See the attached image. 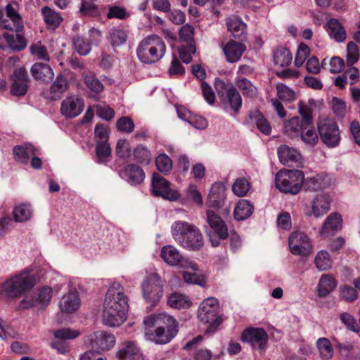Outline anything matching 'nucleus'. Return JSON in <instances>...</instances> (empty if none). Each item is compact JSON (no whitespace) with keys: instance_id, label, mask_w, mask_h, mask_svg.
<instances>
[{"instance_id":"obj_1","label":"nucleus","mask_w":360,"mask_h":360,"mask_svg":"<svg viewBox=\"0 0 360 360\" xmlns=\"http://www.w3.org/2000/svg\"><path fill=\"white\" fill-rule=\"evenodd\" d=\"M166 45L158 35L152 34L145 37L136 49L139 59L143 63L151 64L160 60L165 53Z\"/></svg>"},{"instance_id":"obj_2","label":"nucleus","mask_w":360,"mask_h":360,"mask_svg":"<svg viewBox=\"0 0 360 360\" xmlns=\"http://www.w3.org/2000/svg\"><path fill=\"white\" fill-rule=\"evenodd\" d=\"M304 181L302 171L281 169L276 175V188L283 193L297 194L300 192Z\"/></svg>"},{"instance_id":"obj_3","label":"nucleus","mask_w":360,"mask_h":360,"mask_svg":"<svg viewBox=\"0 0 360 360\" xmlns=\"http://www.w3.org/2000/svg\"><path fill=\"white\" fill-rule=\"evenodd\" d=\"M219 305L217 300L214 297H209L202 302L198 311V317L204 323L209 324L206 333H212L221 323L222 319L218 315Z\"/></svg>"},{"instance_id":"obj_4","label":"nucleus","mask_w":360,"mask_h":360,"mask_svg":"<svg viewBox=\"0 0 360 360\" xmlns=\"http://www.w3.org/2000/svg\"><path fill=\"white\" fill-rule=\"evenodd\" d=\"M206 233L210 238L211 244L217 247L220 244L221 240L226 239L229 236L228 228L222 219L211 209L206 211Z\"/></svg>"},{"instance_id":"obj_5","label":"nucleus","mask_w":360,"mask_h":360,"mask_svg":"<svg viewBox=\"0 0 360 360\" xmlns=\"http://www.w3.org/2000/svg\"><path fill=\"white\" fill-rule=\"evenodd\" d=\"M215 89L224 108H230L238 112L242 106V98L236 88L231 83L226 84L223 80L217 79Z\"/></svg>"},{"instance_id":"obj_6","label":"nucleus","mask_w":360,"mask_h":360,"mask_svg":"<svg viewBox=\"0 0 360 360\" xmlns=\"http://www.w3.org/2000/svg\"><path fill=\"white\" fill-rule=\"evenodd\" d=\"M34 285V277L29 272L23 271L6 280L2 288L11 297H17L33 288Z\"/></svg>"},{"instance_id":"obj_7","label":"nucleus","mask_w":360,"mask_h":360,"mask_svg":"<svg viewBox=\"0 0 360 360\" xmlns=\"http://www.w3.org/2000/svg\"><path fill=\"white\" fill-rule=\"evenodd\" d=\"M143 298L148 302L156 303L163 295V281L157 274L148 275L142 284Z\"/></svg>"},{"instance_id":"obj_8","label":"nucleus","mask_w":360,"mask_h":360,"mask_svg":"<svg viewBox=\"0 0 360 360\" xmlns=\"http://www.w3.org/2000/svg\"><path fill=\"white\" fill-rule=\"evenodd\" d=\"M52 295L53 292L51 288L44 286L41 288H38L30 295H27L25 296V297L20 302V307L22 309H28L31 307L43 309L50 303Z\"/></svg>"},{"instance_id":"obj_9","label":"nucleus","mask_w":360,"mask_h":360,"mask_svg":"<svg viewBox=\"0 0 360 360\" xmlns=\"http://www.w3.org/2000/svg\"><path fill=\"white\" fill-rule=\"evenodd\" d=\"M128 297L120 283L114 282L109 287L103 304L112 308L128 312Z\"/></svg>"},{"instance_id":"obj_10","label":"nucleus","mask_w":360,"mask_h":360,"mask_svg":"<svg viewBox=\"0 0 360 360\" xmlns=\"http://www.w3.org/2000/svg\"><path fill=\"white\" fill-rule=\"evenodd\" d=\"M160 257L169 265L179 266L182 269H191L194 271L198 269V265L194 262L184 258L179 251L172 245L163 246Z\"/></svg>"},{"instance_id":"obj_11","label":"nucleus","mask_w":360,"mask_h":360,"mask_svg":"<svg viewBox=\"0 0 360 360\" xmlns=\"http://www.w3.org/2000/svg\"><path fill=\"white\" fill-rule=\"evenodd\" d=\"M288 243L290 252L295 255L308 256L313 250L310 238L302 231L292 232L289 236Z\"/></svg>"},{"instance_id":"obj_12","label":"nucleus","mask_w":360,"mask_h":360,"mask_svg":"<svg viewBox=\"0 0 360 360\" xmlns=\"http://www.w3.org/2000/svg\"><path fill=\"white\" fill-rule=\"evenodd\" d=\"M319 132L322 141L330 147L338 145L340 136L337 124L330 119H324L319 124Z\"/></svg>"},{"instance_id":"obj_13","label":"nucleus","mask_w":360,"mask_h":360,"mask_svg":"<svg viewBox=\"0 0 360 360\" xmlns=\"http://www.w3.org/2000/svg\"><path fill=\"white\" fill-rule=\"evenodd\" d=\"M152 193L155 196H161L165 200L174 201L180 195L170 187L169 182L158 173H154L151 182Z\"/></svg>"},{"instance_id":"obj_14","label":"nucleus","mask_w":360,"mask_h":360,"mask_svg":"<svg viewBox=\"0 0 360 360\" xmlns=\"http://www.w3.org/2000/svg\"><path fill=\"white\" fill-rule=\"evenodd\" d=\"M241 340L250 344L255 349L262 350L266 347L268 335L262 328L250 327L242 333Z\"/></svg>"},{"instance_id":"obj_15","label":"nucleus","mask_w":360,"mask_h":360,"mask_svg":"<svg viewBox=\"0 0 360 360\" xmlns=\"http://www.w3.org/2000/svg\"><path fill=\"white\" fill-rule=\"evenodd\" d=\"M5 11L7 18L0 21V27L15 32H22L24 25L22 17L18 11V5L8 4L5 7Z\"/></svg>"},{"instance_id":"obj_16","label":"nucleus","mask_w":360,"mask_h":360,"mask_svg":"<svg viewBox=\"0 0 360 360\" xmlns=\"http://www.w3.org/2000/svg\"><path fill=\"white\" fill-rule=\"evenodd\" d=\"M84 108V100L77 96L66 97L61 103L60 112L68 118H74L79 115Z\"/></svg>"},{"instance_id":"obj_17","label":"nucleus","mask_w":360,"mask_h":360,"mask_svg":"<svg viewBox=\"0 0 360 360\" xmlns=\"http://www.w3.org/2000/svg\"><path fill=\"white\" fill-rule=\"evenodd\" d=\"M146 328H150L153 326H160L165 328V329H172L177 331V323L176 320L171 316L165 313H157L151 314L146 317L143 320Z\"/></svg>"},{"instance_id":"obj_18","label":"nucleus","mask_w":360,"mask_h":360,"mask_svg":"<svg viewBox=\"0 0 360 360\" xmlns=\"http://www.w3.org/2000/svg\"><path fill=\"white\" fill-rule=\"evenodd\" d=\"M13 81L11 92L16 96L26 94L29 87V77L25 68L17 69L11 76Z\"/></svg>"},{"instance_id":"obj_19","label":"nucleus","mask_w":360,"mask_h":360,"mask_svg":"<svg viewBox=\"0 0 360 360\" xmlns=\"http://www.w3.org/2000/svg\"><path fill=\"white\" fill-rule=\"evenodd\" d=\"M89 340L93 349L101 351L109 350L115 344V336L105 331H97L91 334Z\"/></svg>"},{"instance_id":"obj_20","label":"nucleus","mask_w":360,"mask_h":360,"mask_svg":"<svg viewBox=\"0 0 360 360\" xmlns=\"http://www.w3.org/2000/svg\"><path fill=\"white\" fill-rule=\"evenodd\" d=\"M103 304V321L110 327H117L122 324L127 319V312L112 308V306Z\"/></svg>"},{"instance_id":"obj_21","label":"nucleus","mask_w":360,"mask_h":360,"mask_svg":"<svg viewBox=\"0 0 360 360\" xmlns=\"http://www.w3.org/2000/svg\"><path fill=\"white\" fill-rule=\"evenodd\" d=\"M226 188L221 182L212 184L207 200L208 209L218 210L223 206L226 198Z\"/></svg>"},{"instance_id":"obj_22","label":"nucleus","mask_w":360,"mask_h":360,"mask_svg":"<svg viewBox=\"0 0 360 360\" xmlns=\"http://www.w3.org/2000/svg\"><path fill=\"white\" fill-rule=\"evenodd\" d=\"M118 360H144L143 352L136 342L126 341L117 352Z\"/></svg>"},{"instance_id":"obj_23","label":"nucleus","mask_w":360,"mask_h":360,"mask_svg":"<svg viewBox=\"0 0 360 360\" xmlns=\"http://www.w3.org/2000/svg\"><path fill=\"white\" fill-rule=\"evenodd\" d=\"M195 226V224L186 221H175L171 226V234L174 240L181 246Z\"/></svg>"},{"instance_id":"obj_24","label":"nucleus","mask_w":360,"mask_h":360,"mask_svg":"<svg viewBox=\"0 0 360 360\" xmlns=\"http://www.w3.org/2000/svg\"><path fill=\"white\" fill-rule=\"evenodd\" d=\"M69 82L63 74H58L53 80L49 89L45 93L46 98L56 101L61 98L62 95L68 89Z\"/></svg>"},{"instance_id":"obj_25","label":"nucleus","mask_w":360,"mask_h":360,"mask_svg":"<svg viewBox=\"0 0 360 360\" xmlns=\"http://www.w3.org/2000/svg\"><path fill=\"white\" fill-rule=\"evenodd\" d=\"M81 305V300L77 291H70L63 295L59 300L58 306L62 312L71 314L77 311Z\"/></svg>"},{"instance_id":"obj_26","label":"nucleus","mask_w":360,"mask_h":360,"mask_svg":"<svg viewBox=\"0 0 360 360\" xmlns=\"http://www.w3.org/2000/svg\"><path fill=\"white\" fill-rule=\"evenodd\" d=\"M177 331L172 329H165V328L157 326L155 332H150V328H146V336L148 340L157 344H166L169 342L176 334Z\"/></svg>"},{"instance_id":"obj_27","label":"nucleus","mask_w":360,"mask_h":360,"mask_svg":"<svg viewBox=\"0 0 360 360\" xmlns=\"http://www.w3.org/2000/svg\"><path fill=\"white\" fill-rule=\"evenodd\" d=\"M245 50L246 46L243 44L233 40L229 41L223 47L226 60L231 63L238 61Z\"/></svg>"},{"instance_id":"obj_28","label":"nucleus","mask_w":360,"mask_h":360,"mask_svg":"<svg viewBox=\"0 0 360 360\" xmlns=\"http://www.w3.org/2000/svg\"><path fill=\"white\" fill-rule=\"evenodd\" d=\"M325 29L329 37L338 43L343 42L347 39L345 27L336 18L329 19L326 23Z\"/></svg>"},{"instance_id":"obj_29","label":"nucleus","mask_w":360,"mask_h":360,"mask_svg":"<svg viewBox=\"0 0 360 360\" xmlns=\"http://www.w3.org/2000/svg\"><path fill=\"white\" fill-rule=\"evenodd\" d=\"M30 72L33 78L40 82H48L54 77V72L51 66L38 62L31 68Z\"/></svg>"},{"instance_id":"obj_30","label":"nucleus","mask_w":360,"mask_h":360,"mask_svg":"<svg viewBox=\"0 0 360 360\" xmlns=\"http://www.w3.org/2000/svg\"><path fill=\"white\" fill-rule=\"evenodd\" d=\"M120 176L132 185L141 184L145 178L143 170L134 164L127 165L120 173Z\"/></svg>"},{"instance_id":"obj_31","label":"nucleus","mask_w":360,"mask_h":360,"mask_svg":"<svg viewBox=\"0 0 360 360\" xmlns=\"http://www.w3.org/2000/svg\"><path fill=\"white\" fill-rule=\"evenodd\" d=\"M342 219L338 213L330 214L326 219L321 230V234L324 236L333 235L342 228Z\"/></svg>"},{"instance_id":"obj_32","label":"nucleus","mask_w":360,"mask_h":360,"mask_svg":"<svg viewBox=\"0 0 360 360\" xmlns=\"http://www.w3.org/2000/svg\"><path fill=\"white\" fill-rule=\"evenodd\" d=\"M307 128L308 127L304 124L301 118L295 116L285 122L283 132L287 136L293 139L300 136L301 132Z\"/></svg>"},{"instance_id":"obj_33","label":"nucleus","mask_w":360,"mask_h":360,"mask_svg":"<svg viewBox=\"0 0 360 360\" xmlns=\"http://www.w3.org/2000/svg\"><path fill=\"white\" fill-rule=\"evenodd\" d=\"M330 200L326 194H318L314 198L311 205L312 214L320 217L326 214L330 210Z\"/></svg>"},{"instance_id":"obj_34","label":"nucleus","mask_w":360,"mask_h":360,"mask_svg":"<svg viewBox=\"0 0 360 360\" xmlns=\"http://www.w3.org/2000/svg\"><path fill=\"white\" fill-rule=\"evenodd\" d=\"M204 245L202 233L198 226H195L190 234L186 238L181 247L188 250H199Z\"/></svg>"},{"instance_id":"obj_35","label":"nucleus","mask_w":360,"mask_h":360,"mask_svg":"<svg viewBox=\"0 0 360 360\" xmlns=\"http://www.w3.org/2000/svg\"><path fill=\"white\" fill-rule=\"evenodd\" d=\"M36 154L37 149L30 143L17 146L13 148L14 159L21 164H27L30 158Z\"/></svg>"},{"instance_id":"obj_36","label":"nucleus","mask_w":360,"mask_h":360,"mask_svg":"<svg viewBox=\"0 0 360 360\" xmlns=\"http://www.w3.org/2000/svg\"><path fill=\"white\" fill-rule=\"evenodd\" d=\"M278 155L281 162L284 165L297 162L300 159V153L295 148H291L286 145H281L278 147Z\"/></svg>"},{"instance_id":"obj_37","label":"nucleus","mask_w":360,"mask_h":360,"mask_svg":"<svg viewBox=\"0 0 360 360\" xmlns=\"http://www.w3.org/2000/svg\"><path fill=\"white\" fill-rule=\"evenodd\" d=\"M41 14L47 27L50 29L55 30L63 20V18L59 13L48 6L41 8Z\"/></svg>"},{"instance_id":"obj_38","label":"nucleus","mask_w":360,"mask_h":360,"mask_svg":"<svg viewBox=\"0 0 360 360\" xmlns=\"http://www.w3.org/2000/svg\"><path fill=\"white\" fill-rule=\"evenodd\" d=\"M253 205L248 200H240L234 209V217L237 220H245L253 212Z\"/></svg>"},{"instance_id":"obj_39","label":"nucleus","mask_w":360,"mask_h":360,"mask_svg":"<svg viewBox=\"0 0 360 360\" xmlns=\"http://www.w3.org/2000/svg\"><path fill=\"white\" fill-rule=\"evenodd\" d=\"M4 38L7 42L8 46L13 51H20L24 50L27 45V39L21 34H4Z\"/></svg>"},{"instance_id":"obj_40","label":"nucleus","mask_w":360,"mask_h":360,"mask_svg":"<svg viewBox=\"0 0 360 360\" xmlns=\"http://www.w3.org/2000/svg\"><path fill=\"white\" fill-rule=\"evenodd\" d=\"M250 120L257 129L264 134L269 135L271 131V127L269 122L264 117L262 114L258 111H254L250 115Z\"/></svg>"},{"instance_id":"obj_41","label":"nucleus","mask_w":360,"mask_h":360,"mask_svg":"<svg viewBox=\"0 0 360 360\" xmlns=\"http://www.w3.org/2000/svg\"><path fill=\"white\" fill-rule=\"evenodd\" d=\"M229 31L235 38L242 37L245 34L246 25L239 18L233 17L227 19Z\"/></svg>"},{"instance_id":"obj_42","label":"nucleus","mask_w":360,"mask_h":360,"mask_svg":"<svg viewBox=\"0 0 360 360\" xmlns=\"http://www.w3.org/2000/svg\"><path fill=\"white\" fill-rule=\"evenodd\" d=\"M96 0H81L79 11L82 15L96 17L100 15L99 6Z\"/></svg>"},{"instance_id":"obj_43","label":"nucleus","mask_w":360,"mask_h":360,"mask_svg":"<svg viewBox=\"0 0 360 360\" xmlns=\"http://www.w3.org/2000/svg\"><path fill=\"white\" fill-rule=\"evenodd\" d=\"M336 286V282L330 275H323L319 283L318 290L321 297L328 295Z\"/></svg>"},{"instance_id":"obj_44","label":"nucleus","mask_w":360,"mask_h":360,"mask_svg":"<svg viewBox=\"0 0 360 360\" xmlns=\"http://www.w3.org/2000/svg\"><path fill=\"white\" fill-rule=\"evenodd\" d=\"M168 304L175 309H186L191 305V300L185 295L172 293L168 298Z\"/></svg>"},{"instance_id":"obj_45","label":"nucleus","mask_w":360,"mask_h":360,"mask_svg":"<svg viewBox=\"0 0 360 360\" xmlns=\"http://www.w3.org/2000/svg\"><path fill=\"white\" fill-rule=\"evenodd\" d=\"M32 215V210L30 205L21 204L13 209V216L15 221L25 222L29 220Z\"/></svg>"},{"instance_id":"obj_46","label":"nucleus","mask_w":360,"mask_h":360,"mask_svg":"<svg viewBox=\"0 0 360 360\" xmlns=\"http://www.w3.org/2000/svg\"><path fill=\"white\" fill-rule=\"evenodd\" d=\"M236 85L245 96L254 98L257 95V89L246 78L237 77Z\"/></svg>"},{"instance_id":"obj_47","label":"nucleus","mask_w":360,"mask_h":360,"mask_svg":"<svg viewBox=\"0 0 360 360\" xmlns=\"http://www.w3.org/2000/svg\"><path fill=\"white\" fill-rule=\"evenodd\" d=\"M31 55L38 60L49 61V53L46 47L41 41H37L31 44L30 46Z\"/></svg>"},{"instance_id":"obj_48","label":"nucleus","mask_w":360,"mask_h":360,"mask_svg":"<svg viewBox=\"0 0 360 360\" xmlns=\"http://www.w3.org/2000/svg\"><path fill=\"white\" fill-rule=\"evenodd\" d=\"M182 272V278L185 283L188 284H196L203 286L205 284L204 276L197 273L198 269L195 271L191 269H185Z\"/></svg>"},{"instance_id":"obj_49","label":"nucleus","mask_w":360,"mask_h":360,"mask_svg":"<svg viewBox=\"0 0 360 360\" xmlns=\"http://www.w3.org/2000/svg\"><path fill=\"white\" fill-rule=\"evenodd\" d=\"M83 77L86 86L91 91L98 94L103 91V84L92 72H87Z\"/></svg>"},{"instance_id":"obj_50","label":"nucleus","mask_w":360,"mask_h":360,"mask_svg":"<svg viewBox=\"0 0 360 360\" xmlns=\"http://www.w3.org/2000/svg\"><path fill=\"white\" fill-rule=\"evenodd\" d=\"M292 57L290 51L285 48L278 49L274 54V61L276 65L281 67L288 66Z\"/></svg>"},{"instance_id":"obj_51","label":"nucleus","mask_w":360,"mask_h":360,"mask_svg":"<svg viewBox=\"0 0 360 360\" xmlns=\"http://www.w3.org/2000/svg\"><path fill=\"white\" fill-rule=\"evenodd\" d=\"M320 356L324 360H329L333 356V348L330 342L326 338H319L316 342Z\"/></svg>"},{"instance_id":"obj_52","label":"nucleus","mask_w":360,"mask_h":360,"mask_svg":"<svg viewBox=\"0 0 360 360\" xmlns=\"http://www.w3.org/2000/svg\"><path fill=\"white\" fill-rule=\"evenodd\" d=\"M250 188V184L248 179L244 177H239L236 179L232 185L233 193L238 197L245 196Z\"/></svg>"},{"instance_id":"obj_53","label":"nucleus","mask_w":360,"mask_h":360,"mask_svg":"<svg viewBox=\"0 0 360 360\" xmlns=\"http://www.w3.org/2000/svg\"><path fill=\"white\" fill-rule=\"evenodd\" d=\"M110 41L112 46L122 45L127 39V32L118 27H113L109 31Z\"/></svg>"},{"instance_id":"obj_54","label":"nucleus","mask_w":360,"mask_h":360,"mask_svg":"<svg viewBox=\"0 0 360 360\" xmlns=\"http://www.w3.org/2000/svg\"><path fill=\"white\" fill-rule=\"evenodd\" d=\"M315 265L319 271H326L331 267L332 262L328 252L321 250L314 259Z\"/></svg>"},{"instance_id":"obj_55","label":"nucleus","mask_w":360,"mask_h":360,"mask_svg":"<svg viewBox=\"0 0 360 360\" xmlns=\"http://www.w3.org/2000/svg\"><path fill=\"white\" fill-rule=\"evenodd\" d=\"M99 162H105L111 155V149L108 141H97L96 148Z\"/></svg>"},{"instance_id":"obj_56","label":"nucleus","mask_w":360,"mask_h":360,"mask_svg":"<svg viewBox=\"0 0 360 360\" xmlns=\"http://www.w3.org/2000/svg\"><path fill=\"white\" fill-rule=\"evenodd\" d=\"M276 91L278 97L283 101L290 102L295 99V91L283 83L276 85Z\"/></svg>"},{"instance_id":"obj_57","label":"nucleus","mask_w":360,"mask_h":360,"mask_svg":"<svg viewBox=\"0 0 360 360\" xmlns=\"http://www.w3.org/2000/svg\"><path fill=\"white\" fill-rule=\"evenodd\" d=\"M359 58V49L354 41H349L347 46V63L349 66L356 63Z\"/></svg>"},{"instance_id":"obj_58","label":"nucleus","mask_w":360,"mask_h":360,"mask_svg":"<svg viewBox=\"0 0 360 360\" xmlns=\"http://www.w3.org/2000/svg\"><path fill=\"white\" fill-rule=\"evenodd\" d=\"M157 169L162 173H168L172 168V162L166 154L159 155L155 160Z\"/></svg>"},{"instance_id":"obj_59","label":"nucleus","mask_w":360,"mask_h":360,"mask_svg":"<svg viewBox=\"0 0 360 360\" xmlns=\"http://www.w3.org/2000/svg\"><path fill=\"white\" fill-rule=\"evenodd\" d=\"M194 27L189 25L186 24L183 25L179 30V38L181 41L186 42L189 44H194Z\"/></svg>"},{"instance_id":"obj_60","label":"nucleus","mask_w":360,"mask_h":360,"mask_svg":"<svg viewBox=\"0 0 360 360\" xmlns=\"http://www.w3.org/2000/svg\"><path fill=\"white\" fill-rule=\"evenodd\" d=\"M302 141L309 146H315L318 141L319 137L316 131L313 129H307L302 131L300 134Z\"/></svg>"},{"instance_id":"obj_61","label":"nucleus","mask_w":360,"mask_h":360,"mask_svg":"<svg viewBox=\"0 0 360 360\" xmlns=\"http://www.w3.org/2000/svg\"><path fill=\"white\" fill-rule=\"evenodd\" d=\"M310 54V49L305 44L302 43L297 49L295 58V65L297 67H300L303 65L307 57Z\"/></svg>"},{"instance_id":"obj_62","label":"nucleus","mask_w":360,"mask_h":360,"mask_svg":"<svg viewBox=\"0 0 360 360\" xmlns=\"http://www.w3.org/2000/svg\"><path fill=\"white\" fill-rule=\"evenodd\" d=\"M134 157L137 161L148 165L151 160L150 151L143 146H138L134 150Z\"/></svg>"},{"instance_id":"obj_63","label":"nucleus","mask_w":360,"mask_h":360,"mask_svg":"<svg viewBox=\"0 0 360 360\" xmlns=\"http://www.w3.org/2000/svg\"><path fill=\"white\" fill-rule=\"evenodd\" d=\"M299 113L302 116L301 120L307 127H309L312 122L311 109L304 102L299 103Z\"/></svg>"},{"instance_id":"obj_64","label":"nucleus","mask_w":360,"mask_h":360,"mask_svg":"<svg viewBox=\"0 0 360 360\" xmlns=\"http://www.w3.org/2000/svg\"><path fill=\"white\" fill-rule=\"evenodd\" d=\"M196 48L195 44H189L187 46H181L179 48L180 58L185 63H189L192 60V54L195 53Z\"/></svg>"}]
</instances>
